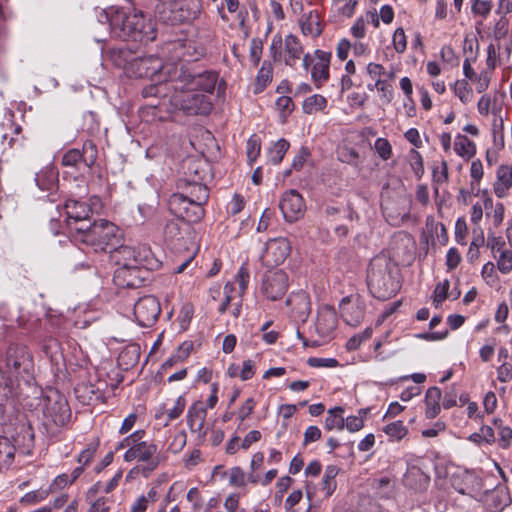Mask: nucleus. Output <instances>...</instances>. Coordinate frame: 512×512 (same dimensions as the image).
Here are the masks:
<instances>
[{
    "mask_svg": "<svg viewBox=\"0 0 512 512\" xmlns=\"http://www.w3.org/2000/svg\"><path fill=\"white\" fill-rule=\"evenodd\" d=\"M325 428L329 431L335 428H344L343 409L341 407H334L328 411L325 418Z\"/></svg>",
    "mask_w": 512,
    "mask_h": 512,
    "instance_id": "nucleus-39",
    "label": "nucleus"
},
{
    "mask_svg": "<svg viewBox=\"0 0 512 512\" xmlns=\"http://www.w3.org/2000/svg\"><path fill=\"white\" fill-rule=\"evenodd\" d=\"M108 22L113 37L124 41L151 42L156 31L151 20L133 7L111 6L99 15V22Z\"/></svg>",
    "mask_w": 512,
    "mask_h": 512,
    "instance_id": "nucleus-2",
    "label": "nucleus"
},
{
    "mask_svg": "<svg viewBox=\"0 0 512 512\" xmlns=\"http://www.w3.org/2000/svg\"><path fill=\"white\" fill-rule=\"evenodd\" d=\"M383 432L391 441H401L407 435L408 429L402 421L398 420L384 426Z\"/></svg>",
    "mask_w": 512,
    "mask_h": 512,
    "instance_id": "nucleus-37",
    "label": "nucleus"
},
{
    "mask_svg": "<svg viewBox=\"0 0 512 512\" xmlns=\"http://www.w3.org/2000/svg\"><path fill=\"white\" fill-rule=\"evenodd\" d=\"M245 201L244 197L239 194H234L231 201L227 205V211L231 215H236L244 208Z\"/></svg>",
    "mask_w": 512,
    "mask_h": 512,
    "instance_id": "nucleus-63",
    "label": "nucleus"
},
{
    "mask_svg": "<svg viewBox=\"0 0 512 512\" xmlns=\"http://www.w3.org/2000/svg\"><path fill=\"white\" fill-rule=\"evenodd\" d=\"M206 415H207V410H206L205 405L202 402L198 401V402H195L192 404V406L188 410L187 422H188L190 429L193 432H201L202 431V429L204 427Z\"/></svg>",
    "mask_w": 512,
    "mask_h": 512,
    "instance_id": "nucleus-25",
    "label": "nucleus"
},
{
    "mask_svg": "<svg viewBox=\"0 0 512 512\" xmlns=\"http://www.w3.org/2000/svg\"><path fill=\"white\" fill-rule=\"evenodd\" d=\"M261 151L259 139L253 135L247 141V157L250 163L256 161Z\"/></svg>",
    "mask_w": 512,
    "mask_h": 512,
    "instance_id": "nucleus-55",
    "label": "nucleus"
},
{
    "mask_svg": "<svg viewBox=\"0 0 512 512\" xmlns=\"http://www.w3.org/2000/svg\"><path fill=\"white\" fill-rule=\"evenodd\" d=\"M182 184L185 186L186 189V193L184 194L187 195L190 200L194 201L200 206H203L207 202L209 198V192L206 185H204L203 182Z\"/></svg>",
    "mask_w": 512,
    "mask_h": 512,
    "instance_id": "nucleus-29",
    "label": "nucleus"
},
{
    "mask_svg": "<svg viewBox=\"0 0 512 512\" xmlns=\"http://www.w3.org/2000/svg\"><path fill=\"white\" fill-rule=\"evenodd\" d=\"M453 149L464 160H470L476 155V144L463 134L455 137Z\"/></svg>",
    "mask_w": 512,
    "mask_h": 512,
    "instance_id": "nucleus-26",
    "label": "nucleus"
},
{
    "mask_svg": "<svg viewBox=\"0 0 512 512\" xmlns=\"http://www.w3.org/2000/svg\"><path fill=\"white\" fill-rule=\"evenodd\" d=\"M338 473V470L335 466H327L324 472L323 480H322V491L325 493L326 497H329L333 494L336 488L335 477Z\"/></svg>",
    "mask_w": 512,
    "mask_h": 512,
    "instance_id": "nucleus-40",
    "label": "nucleus"
},
{
    "mask_svg": "<svg viewBox=\"0 0 512 512\" xmlns=\"http://www.w3.org/2000/svg\"><path fill=\"white\" fill-rule=\"evenodd\" d=\"M448 164L442 161L440 166H436L432 170V181L434 185H440L448 181Z\"/></svg>",
    "mask_w": 512,
    "mask_h": 512,
    "instance_id": "nucleus-50",
    "label": "nucleus"
},
{
    "mask_svg": "<svg viewBox=\"0 0 512 512\" xmlns=\"http://www.w3.org/2000/svg\"><path fill=\"white\" fill-rule=\"evenodd\" d=\"M173 404L171 407H166L167 415L165 417L164 422L162 423V426L166 427L170 424V422L178 419L182 413L184 412L185 406H186V400L183 396L177 397L175 400L172 401Z\"/></svg>",
    "mask_w": 512,
    "mask_h": 512,
    "instance_id": "nucleus-34",
    "label": "nucleus"
},
{
    "mask_svg": "<svg viewBox=\"0 0 512 512\" xmlns=\"http://www.w3.org/2000/svg\"><path fill=\"white\" fill-rule=\"evenodd\" d=\"M331 61V53L323 50L315 51V59L309 54L303 57V67L308 70L311 67V78L316 86L320 88L329 79V67Z\"/></svg>",
    "mask_w": 512,
    "mask_h": 512,
    "instance_id": "nucleus-11",
    "label": "nucleus"
},
{
    "mask_svg": "<svg viewBox=\"0 0 512 512\" xmlns=\"http://www.w3.org/2000/svg\"><path fill=\"white\" fill-rule=\"evenodd\" d=\"M509 21L506 16L501 15L499 20L495 23L493 28V36L495 39L500 40L508 33Z\"/></svg>",
    "mask_w": 512,
    "mask_h": 512,
    "instance_id": "nucleus-57",
    "label": "nucleus"
},
{
    "mask_svg": "<svg viewBox=\"0 0 512 512\" xmlns=\"http://www.w3.org/2000/svg\"><path fill=\"white\" fill-rule=\"evenodd\" d=\"M224 299L221 303V305L219 306V309L218 311L223 314L227 311L231 301L234 299V292H235V287H234V284L233 283H227L225 286H224Z\"/></svg>",
    "mask_w": 512,
    "mask_h": 512,
    "instance_id": "nucleus-59",
    "label": "nucleus"
},
{
    "mask_svg": "<svg viewBox=\"0 0 512 512\" xmlns=\"http://www.w3.org/2000/svg\"><path fill=\"white\" fill-rule=\"evenodd\" d=\"M441 395V390L438 387H431L426 391V418L433 419L440 413L441 407L439 402L441 399Z\"/></svg>",
    "mask_w": 512,
    "mask_h": 512,
    "instance_id": "nucleus-27",
    "label": "nucleus"
},
{
    "mask_svg": "<svg viewBox=\"0 0 512 512\" xmlns=\"http://www.w3.org/2000/svg\"><path fill=\"white\" fill-rule=\"evenodd\" d=\"M327 99L320 94H313L307 97L302 104V109L305 114H315L320 111H324L327 107Z\"/></svg>",
    "mask_w": 512,
    "mask_h": 512,
    "instance_id": "nucleus-32",
    "label": "nucleus"
},
{
    "mask_svg": "<svg viewBox=\"0 0 512 512\" xmlns=\"http://www.w3.org/2000/svg\"><path fill=\"white\" fill-rule=\"evenodd\" d=\"M399 270L386 255L375 256L368 267L367 284L371 293L379 299H389L400 288Z\"/></svg>",
    "mask_w": 512,
    "mask_h": 512,
    "instance_id": "nucleus-5",
    "label": "nucleus"
},
{
    "mask_svg": "<svg viewBox=\"0 0 512 512\" xmlns=\"http://www.w3.org/2000/svg\"><path fill=\"white\" fill-rule=\"evenodd\" d=\"M65 211L68 217V225L71 232L75 233V227H72V222L77 224L88 219L91 214V208L82 201L69 199L65 203Z\"/></svg>",
    "mask_w": 512,
    "mask_h": 512,
    "instance_id": "nucleus-21",
    "label": "nucleus"
},
{
    "mask_svg": "<svg viewBox=\"0 0 512 512\" xmlns=\"http://www.w3.org/2000/svg\"><path fill=\"white\" fill-rule=\"evenodd\" d=\"M250 275L248 270L245 267H240L236 276L235 281L239 285V297H242V295L245 293L248 283H249Z\"/></svg>",
    "mask_w": 512,
    "mask_h": 512,
    "instance_id": "nucleus-56",
    "label": "nucleus"
},
{
    "mask_svg": "<svg viewBox=\"0 0 512 512\" xmlns=\"http://www.w3.org/2000/svg\"><path fill=\"white\" fill-rule=\"evenodd\" d=\"M307 364L313 368H335L339 362L336 358L310 357Z\"/></svg>",
    "mask_w": 512,
    "mask_h": 512,
    "instance_id": "nucleus-53",
    "label": "nucleus"
},
{
    "mask_svg": "<svg viewBox=\"0 0 512 512\" xmlns=\"http://www.w3.org/2000/svg\"><path fill=\"white\" fill-rule=\"evenodd\" d=\"M0 318L5 322H15L18 327H24L27 322L26 317L20 311H12L7 304L0 305Z\"/></svg>",
    "mask_w": 512,
    "mask_h": 512,
    "instance_id": "nucleus-36",
    "label": "nucleus"
},
{
    "mask_svg": "<svg viewBox=\"0 0 512 512\" xmlns=\"http://www.w3.org/2000/svg\"><path fill=\"white\" fill-rule=\"evenodd\" d=\"M121 236L119 228L106 220L94 222L90 226H85L84 223L75 226L73 234L76 242L87 244L96 252L105 251L108 247L113 248L119 243Z\"/></svg>",
    "mask_w": 512,
    "mask_h": 512,
    "instance_id": "nucleus-7",
    "label": "nucleus"
},
{
    "mask_svg": "<svg viewBox=\"0 0 512 512\" xmlns=\"http://www.w3.org/2000/svg\"><path fill=\"white\" fill-rule=\"evenodd\" d=\"M110 258L118 266L114 273V282L122 287L134 286L133 281H120L123 274L139 267L150 268L152 260L151 250L145 245L137 249L127 245L114 246L110 250Z\"/></svg>",
    "mask_w": 512,
    "mask_h": 512,
    "instance_id": "nucleus-6",
    "label": "nucleus"
},
{
    "mask_svg": "<svg viewBox=\"0 0 512 512\" xmlns=\"http://www.w3.org/2000/svg\"><path fill=\"white\" fill-rule=\"evenodd\" d=\"M179 65L175 62L165 64L160 58L149 55L132 59L125 70L130 77L151 79L153 84L142 91L144 97H161L172 78L167 70H176Z\"/></svg>",
    "mask_w": 512,
    "mask_h": 512,
    "instance_id": "nucleus-3",
    "label": "nucleus"
},
{
    "mask_svg": "<svg viewBox=\"0 0 512 512\" xmlns=\"http://www.w3.org/2000/svg\"><path fill=\"white\" fill-rule=\"evenodd\" d=\"M290 251V242L286 238H274L266 243L261 260L267 267L278 266L286 260Z\"/></svg>",
    "mask_w": 512,
    "mask_h": 512,
    "instance_id": "nucleus-13",
    "label": "nucleus"
},
{
    "mask_svg": "<svg viewBox=\"0 0 512 512\" xmlns=\"http://www.w3.org/2000/svg\"><path fill=\"white\" fill-rule=\"evenodd\" d=\"M97 158V149L92 142L83 145V149H70L62 158V164L67 167H75L77 169L90 168Z\"/></svg>",
    "mask_w": 512,
    "mask_h": 512,
    "instance_id": "nucleus-14",
    "label": "nucleus"
},
{
    "mask_svg": "<svg viewBox=\"0 0 512 512\" xmlns=\"http://www.w3.org/2000/svg\"><path fill=\"white\" fill-rule=\"evenodd\" d=\"M169 209L175 216L190 223L200 221L204 215L202 206L190 200L184 193L171 195Z\"/></svg>",
    "mask_w": 512,
    "mask_h": 512,
    "instance_id": "nucleus-10",
    "label": "nucleus"
},
{
    "mask_svg": "<svg viewBox=\"0 0 512 512\" xmlns=\"http://www.w3.org/2000/svg\"><path fill=\"white\" fill-rule=\"evenodd\" d=\"M477 110L479 114L483 116H487L489 113L497 116V114L502 111V107L498 106L490 95L485 94L479 99L477 103Z\"/></svg>",
    "mask_w": 512,
    "mask_h": 512,
    "instance_id": "nucleus-38",
    "label": "nucleus"
},
{
    "mask_svg": "<svg viewBox=\"0 0 512 512\" xmlns=\"http://www.w3.org/2000/svg\"><path fill=\"white\" fill-rule=\"evenodd\" d=\"M6 370L0 371V404L13 399L19 390V376H30L33 371V360L25 346L11 345L6 352Z\"/></svg>",
    "mask_w": 512,
    "mask_h": 512,
    "instance_id": "nucleus-4",
    "label": "nucleus"
},
{
    "mask_svg": "<svg viewBox=\"0 0 512 512\" xmlns=\"http://www.w3.org/2000/svg\"><path fill=\"white\" fill-rule=\"evenodd\" d=\"M512 441V429L508 426L499 425V446L508 448Z\"/></svg>",
    "mask_w": 512,
    "mask_h": 512,
    "instance_id": "nucleus-64",
    "label": "nucleus"
},
{
    "mask_svg": "<svg viewBox=\"0 0 512 512\" xmlns=\"http://www.w3.org/2000/svg\"><path fill=\"white\" fill-rule=\"evenodd\" d=\"M273 68L270 62H263L256 76L255 92H261L272 79Z\"/></svg>",
    "mask_w": 512,
    "mask_h": 512,
    "instance_id": "nucleus-35",
    "label": "nucleus"
},
{
    "mask_svg": "<svg viewBox=\"0 0 512 512\" xmlns=\"http://www.w3.org/2000/svg\"><path fill=\"white\" fill-rule=\"evenodd\" d=\"M169 69L167 73H170L172 78L161 97L187 115L209 114L213 107L211 95L216 87L218 75L212 71L192 74L183 64L176 70Z\"/></svg>",
    "mask_w": 512,
    "mask_h": 512,
    "instance_id": "nucleus-1",
    "label": "nucleus"
},
{
    "mask_svg": "<svg viewBox=\"0 0 512 512\" xmlns=\"http://www.w3.org/2000/svg\"><path fill=\"white\" fill-rule=\"evenodd\" d=\"M374 150L382 160L386 161L392 156V146L386 138H377L374 142Z\"/></svg>",
    "mask_w": 512,
    "mask_h": 512,
    "instance_id": "nucleus-48",
    "label": "nucleus"
},
{
    "mask_svg": "<svg viewBox=\"0 0 512 512\" xmlns=\"http://www.w3.org/2000/svg\"><path fill=\"white\" fill-rule=\"evenodd\" d=\"M35 183L41 191L53 193L58 186V172L52 166H46L35 176Z\"/></svg>",
    "mask_w": 512,
    "mask_h": 512,
    "instance_id": "nucleus-23",
    "label": "nucleus"
},
{
    "mask_svg": "<svg viewBox=\"0 0 512 512\" xmlns=\"http://www.w3.org/2000/svg\"><path fill=\"white\" fill-rule=\"evenodd\" d=\"M49 494L50 491L47 488H40L38 490L30 491L21 497L20 503L25 505H34L45 500Z\"/></svg>",
    "mask_w": 512,
    "mask_h": 512,
    "instance_id": "nucleus-47",
    "label": "nucleus"
},
{
    "mask_svg": "<svg viewBox=\"0 0 512 512\" xmlns=\"http://www.w3.org/2000/svg\"><path fill=\"white\" fill-rule=\"evenodd\" d=\"M350 33L357 40H362L366 36V21L363 17L356 19L350 28Z\"/></svg>",
    "mask_w": 512,
    "mask_h": 512,
    "instance_id": "nucleus-60",
    "label": "nucleus"
},
{
    "mask_svg": "<svg viewBox=\"0 0 512 512\" xmlns=\"http://www.w3.org/2000/svg\"><path fill=\"white\" fill-rule=\"evenodd\" d=\"M337 327V315L332 306L323 305L317 311L314 329L321 338H328Z\"/></svg>",
    "mask_w": 512,
    "mask_h": 512,
    "instance_id": "nucleus-19",
    "label": "nucleus"
},
{
    "mask_svg": "<svg viewBox=\"0 0 512 512\" xmlns=\"http://www.w3.org/2000/svg\"><path fill=\"white\" fill-rule=\"evenodd\" d=\"M392 44L397 53L402 54L405 52L407 39L403 28L399 27L394 31Z\"/></svg>",
    "mask_w": 512,
    "mask_h": 512,
    "instance_id": "nucleus-52",
    "label": "nucleus"
},
{
    "mask_svg": "<svg viewBox=\"0 0 512 512\" xmlns=\"http://www.w3.org/2000/svg\"><path fill=\"white\" fill-rule=\"evenodd\" d=\"M279 208L286 221L294 222L303 215L305 203L298 191L289 190L283 193L279 202Z\"/></svg>",
    "mask_w": 512,
    "mask_h": 512,
    "instance_id": "nucleus-17",
    "label": "nucleus"
},
{
    "mask_svg": "<svg viewBox=\"0 0 512 512\" xmlns=\"http://www.w3.org/2000/svg\"><path fill=\"white\" fill-rule=\"evenodd\" d=\"M407 159L415 177L421 179L424 175L423 158L421 154L417 150L411 149L407 155Z\"/></svg>",
    "mask_w": 512,
    "mask_h": 512,
    "instance_id": "nucleus-43",
    "label": "nucleus"
},
{
    "mask_svg": "<svg viewBox=\"0 0 512 512\" xmlns=\"http://www.w3.org/2000/svg\"><path fill=\"white\" fill-rule=\"evenodd\" d=\"M16 448L7 438L0 436V472L8 469L14 462Z\"/></svg>",
    "mask_w": 512,
    "mask_h": 512,
    "instance_id": "nucleus-31",
    "label": "nucleus"
},
{
    "mask_svg": "<svg viewBox=\"0 0 512 512\" xmlns=\"http://www.w3.org/2000/svg\"><path fill=\"white\" fill-rule=\"evenodd\" d=\"M341 316L350 326H358L365 315V305L362 298L358 295H349L340 302Z\"/></svg>",
    "mask_w": 512,
    "mask_h": 512,
    "instance_id": "nucleus-16",
    "label": "nucleus"
},
{
    "mask_svg": "<svg viewBox=\"0 0 512 512\" xmlns=\"http://www.w3.org/2000/svg\"><path fill=\"white\" fill-rule=\"evenodd\" d=\"M289 146V142L285 139L276 141L267 151L268 161L273 165L279 164L288 151Z\"/></svg>",
    "mask_w": 512,
    "mask_h": 512,
    "instance_id": "nucleus-33",
    "label": "nucleus"
},
{
    "mask_svg": "<svg viewBox=\"0 0 512 512\" xmlns=\"http://www.w3.org/2000/svg\"><path fill=\"white\" fill-rule=\"evenodd\" d=\"M300 28L305 36L315 38L322 32L320 16L316 10L305 13L299 20Z\"/></svg>",
    "mask_w": 512,
    "mask_h": 512,
    "instance_id": "nucleus-24",
    "label": "nucleus"
},
{
    "mask_svg": "<svg viewBox=\"0 0 512 512\" xmlns=\"http://www.w3.org/2000/svg\"><path fill=\"white\" fill-rule=\"evenodd\" d=\"M290 315L296 322L305 323L311 313V301L305 291L292 293L286 300Z\"/></svg>",
    "mask_w": 512,
    "mask_h": 512,
    "instance_id": "nucleus-18",
    "label": "nucleus"
},
{
    "mask_svg": "<svg viewBox=\"0 0 512 512\" xmlns=\"http://www.w3.org/2000/svg\"><path fill=\"white\" fill-rule=\"evenodd\" d=\"M187 442V435L185 431H178L171 440L168 450L173 454H177L183 450Z\"/></svg>",
    "mask_w": 512,
    "mask_h": 512,
    "instance_id": "nucleus-54",
    "label": "nucleus"
},
{
    "mask_svg": "<svg viewBox=\"0 0 512 512\" xmlns=\"http://www.w3.org/2000/svg\"><path fill=\"white\" fill-rule=\"evenodd\" d=\"M184 165L187 169V171L185 172L186 177L180 180V185L182 183L203 182L205 178V170L200 161L189 159L185 161Z\"/></svg>",
    "mask_w": 512,
    "mask_h": 512,
    "instance_id": "nucleus-30",
    "label": "nucleus"
},
{
    "mask_svg": "<svg viewBox=\"0 0 512 512\" xmlns=\"http://www.w3.org/2000/svg\"><path fill=\"white\" fill-rule=\"evenodd\" d=\"M144 436V430H136L119 442L116 449L127 448L123 455L124 461L145 463L147 469L153 471L161 461L158 446L151 441L143 440Z\"/></svg>",
    "mask_w": 512,
    "mask_h": 512,
    "instance_id": "nucleus-8",
    "label": "nucleus"
},
{
    "mask_svg": "<svg viewBox=\"0 0 512 512\" xmlns=\"http://www.w3.org/2000/svg\"><path fill=\"white\" fill-rule=\"evenodd\" d=\"M303 51V45L295 35L289 34L285 37L283 60L286 65L294 66L302 56Z\"/></svg>",
    "mask_w": 512,
    "mask_h": 512,
    "instance_id": "nucleus-22",
    "label": "nucleus"
},
{
    "mask_svg": "<svg viewBox=\"0 0 512 512\" xmlns=\"http://www.w3.org/2000/svg\"><path fill=\"white\" fill-rule=\"evenodd\" d=\"M288 288V276L283 270L269 271L265 274L262 292L270 300H278L284 296Z\"/></svg>",
    "mask_w": 512,
    "mask_h": 512,
    "instance_id": "nucleus-15",
    "label": "nucleus"
},
{
    "mask_svg": "<svg viewBox=\"0 0 512 512\" xmlns=\"http://www.w3.org/2000/svg\"><path fill=\"white\" fill-rule=\"evenodd\" d=\"M484 176V168L480 159H474L470 165V187L472 191H479L480 182Z\"/></svg>",
    "mask_w": 512,
    "mask_h": 512,
    "instance_id": "nucleus-41",
    "label": "nucleus"
},
{
    "mask_svg": "<svg viewBox=\"0 0 512 512\" xmlns=\"http://www.w3.org/2000/svg\"><path fill=\"white\" fill-rule=\"evenodd\" d=\"M43 416L47 425L64 426L71 417L67 399L58 391H52L43 399Z\"/></svg>",
    "mask_w": 512,
    "mask_h": 512,
    "instance_id": "nucleus-9",
    "label": "nucleus"
},
{
    "mask_svg": "<svg viewBox=\"0 0 512 512\" xmlns=\"http://www.w3.org/2000/svg\"><path fill=\"white\" fill-rule=\"evenodd\" d=\"M351 50H352V43L348 39L342 38L337 43L336 55L339 60L344 61L347 59L349 52Z\"/></svg>",
    "mask_w": 512,
    "mask_h": 512,
    "instance_id": "nucleus-62",
    "label": "nucleus"
},
{
    "mask_svg": "<svg viewBox=\"0 0 512 512\" xmlns=\"http://www.w3.org/2000/svg\"><path fill=\"white\" fill-rule=\"evenodd\" d=\"M449 288L450 281L445 279L442 282H439L434 289L433 292V304L436 308H438L448 297H449Z\"/></svg>",
    "mask_w": 512,
    "mask_h": 512,
    "instance_id": "nucleus-45",
    "label": "nucleus"
},
{
    "mask_svg": "<svg viewBox=\"0 0 512 512\" xmlns=\"http://www.w3.org/2000/svg\"><path fill=\"white\" fill-rule=\"evenodd\" d=\"M453 91L463 104H468L473 99V90L465 80H457L454 83Z\"/></svg>",
    "mask_w": 512,
    "mask_h": 512,
    "instance_id": "nucleus-42",
    "label": "nucleus"
},
{
    "mask_svg": "<svg viewBox=\"0 0 512 512\" xmlns=\"http://www.w3.org/2000/svg\"><path fill=\"white\" fill-rule=\"evenodd\" d=\"M492 188L495 196L499 199L509 195L512 188V169L507 164H501L497 167Z\"/></svg>",
    "mask_w": 512,
    "mask_h": 512,
    "instance_id": "nucleus-20",
    "label": "nucleus"
},
{
    "mask_svg": "<svg viewBox=\"0 0 512 512\" xmlns=\"http://www.w3.org/2000/svg\"><path fill=\"white\" fill-rule=\"evenodd\" d=\"M263 52V42L259 38H253L250 41L249 59L254 66L260 63Z\"/></svg>",
    "mask_w": 512,
    "mask_h": 512,
    "instance_id": "nucleus-49",
    "label": "nucleus"
},
{
    "mask_svg": "<svg viewBox=\"0 0 512 512\" xmlns=\"http://www.w3.org/2000/svg\"><path fill=\"white\" fill-rule=\"evenodd\" d=\"M194 316V306L186 302L181 306L177 321L179 322L180 329L185 331L188 329L190 322Z\"/></svg>",
    "mask_w": 512,
    "mask_h": 512,
    "instance_id": "nucleus-46",
    "label": "nucleus"
},
{
    "mask_svg": "<svg viewBox=\"0 0 512 512\" xmlns=\"http://www.w3.org/2000/svg\"><path fill=\"white\" fill-rule=\"evenodd\" d=\"M472 12L482 17H487L491 11L492 3L485 0H473Z\"/></svg>",
    "mask_w": 512,
    "mask_h": 512,
    "instance_id": "nucleus-58",
    "label": "nucleus"
},
{
    "mask_svg": "<svg viewBox=\"0 0 512 512\" xmlns=\"http://www.w3.org/2000/svg\"><path fill=\"white\" fill-rule=\"evenodd\" d=\"M160 313V303L154 296L148 295L141 297L134 304L135 321L142 327L153 325Z\"/></svg>",
    "mask_w": 512,
    "mask_h": 512,
    "instance_id": "nucleus-12",
    "label": "nucleus"
},
{
    "mask_svg": "<svg viewBox=\"0 0 512 512\" xmlns=\"http://www.w3.org/2000/svg\"><path fill=\"white\" fill-rule=\"evenodd\" d=\"M497 268L502 274H508L512 271V251L503 250L497 259Z\"/></svg>",
    "mask_w": 512,
    "mask_h": 512,
    "instance_id": "nucleus-51",
    "label": "nucleus"
},
{
    "mask_svg": "<svg viewBox=\"0 0 512 512\" xmlns=\"http://www.w3.org/2000/svg\"><path fill=\"white\" fill-rule=\"evenodd\" d=\"M461 262V255L455 247L449 248L446 254V266L448 271L454 270Z\"/></svg>",
    "mask_w": 512,
    "mask_h": 512,
    "instance_id": "nucleus-61",
    "label": "nucleus"
},
{
    "mask_svg": "<svg viewBox=\"0 0 512 512\" xmlns=\"http://www.w3.org/2000/svg\"><path fill=\"white\" fill-rule=\"evenodd\" d=\"M226 475L228 477L229 485L237 488H241L246 486L247 484V475L246 473L238 466H234L230 468Z\"/></svg>",
    "mask_w": 512,
    "mask_h": 512,
    "instance_id": "nucleus-44",
    "label": "nucleus"
},
{
    "mask_svg": "<svg viewBox=\"0 0 512 512\" xmlns=\"http://www.w3.org/2000/svg\"><path fill=\"white\" fill-rule=\"evenodd\" d=\"M169 49L174 53V58L183 59L186 61L197 60L202 55L201 52H197L195 48L191 46L190 42L175 41Z\"/></svg>",
    "mask_w": 512,
    "mask_h": 512,
    "instance_id": "nucleus-28",
    "label": "nucleus"
}]
</instances>
